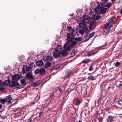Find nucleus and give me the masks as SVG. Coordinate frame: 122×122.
<instances>
[{
	"mask_svg": "<svg viewBox=\"0 0 122 122\" xmlns=\"http://www.w3.org/2000/svg\"><path fill=\"white\" fill-rule=\"evenodd\" d=\"M61 53L60 52L56 51L54 52L53 56L54 57L56 58H57L58 57H59L60 58L61 57Z\"/></svg>",
	"mask_w": 122,
	"mask_h": 122,
	"instance_id": "6e6552de",
	"label": "nucleus"
},
{
	"mask_svg": "<svg viewBox=\"0 0 122 122\" xmlns=\"http://www.w3.org/2000/svg\"><path fill=\"white\" fill-rule=\"evenodd\" d=\"M28 121H29L30 122L31 121V119L30 118L28 119Z\"/></svg>",
	"mask_w": 122,
	"mask_h": 122,
	"instance_id": "6e6d98bb",
	"label": "nucleus"
},
{
	"mask_svg": "<svg viewBox=\"0 0 122 122\" xmlns=\"http://www.w3.org/2000/svg\"><path fill=\"white\" fill-rule=\"evenodd\" d=\"M81 102L82 101H81L79 99H77L76 102V103L75 105L76 106L80 104Z\"/></svg>",
	"mask_w": 122,
	"mask_h": 122,
	"instance_id": "393cba45",
	"label": "nucleus"
},
{
	"mask_svg": "<svg viewBox=\"0 0 122 122\" xmlns=\"http://www.w3.org/2000/svg\"><path fill=\"white\" fill-rule=\"evenodd\" d=\"M121 64V62L118 61L115 62V63L113 64V65L115 66L116 67H117L120 66Z\"/></svg>",
	"mask_w": 122,
	"mask_h": 122,
	"instance_id": "a211bd4d",
	"label": "nucleus"
},
{
	"mask_svg": "<svg viewBox=\"0 0 122 122\" xmlns=\"http://www.w3.org/2000/svg\"><path fill=\"white\" fill-rule=\"evenodd\" d=\"M107 9L106 8H103L100 11V13L102 14H104L107 11Z\"/></svg>",
	"mask_w": 122,
	"mask_h": 122,
	"instance_id": "412c9836",
	"label": "nucleus"
},
{
	"mask_svg": "<svg viewBox=\"0 0 122 122\" xmlns=\"http://www.w3.org/2000/svg\"><path fill=\"white\" fill-rule=\"evenodd\" d=\"M97 53V52H94L92 53L88 54L86 56H92V55H93L96 54Z\"/></svg>",
	"mask_w": 122,
	"mask_h": 122,
	"instance_id": "e433bc0d",
	"label": "nucleus"
},
{
	"mask_svg": "<svg viewBox=\"0 0 122 122\" xmlns=\"http://www.w3.org/2000/svg\"><path fill=\"white\" fill-rule=\"evenodd\" d=\"M60 66L58 65H56L55 66L53 67L51 69V70H53L54 69H56L59 67Z\"/></svg>",
	"mask_w": 122,
	"mask_h": 122,
	"instance_id": "473e14b6",
	"label": "nucleus"
},
{
	"mask_svg": "<svg viewBox=\"0 0 122 122\" xmlns=\"http://www.w3.org/2000/svg\"><path fill=\"white\" fill-rule=\"evenodd\" d=\"M96 23L95 21H93L90 23L89 28L90 29L94 28L96 26Z\"/></svg>",
	"mask_w": 122,
	"mask_h": 122,
	"instance_id": "0eeeda50",
	"label": "nucleus"
},
{
	"mask_svg": "<svg viewBox=\"0 0 122 122\" xmlns=\"http://www.w3.org/2000/svg\"><path fill=\"white\" fill-rule=\"evenodd\" d=\"M60 52L61 53V56L62 55L66 56V55L67 54V53L66 51L64 50L63 51H60Z\"/></svg>",
	"mask_w": 122,
	"mask_h": 122,
	"instance_id": "5701e85b",
	"label": "nucleus"
},
{
	"mask_svg": "<svg viewBox=\"0 0 122 122\" xmlns=\"http://www.w3.org/2000/svg\"><path fill=\"white\" fill-rule=\"evenodd\" d=\"M92 17L94 20H98L100 19V16L99 15H97L96 14H93Z\"/></svg>",
	"mask_w": 122,
	"mask_h": 122,
	"instance_id": "f8f14e48",
	"label": "nucleus"
},
{
	"mask_svg": "<svg viewBox=\"0 0 122 122\" xmlns=\"http://www.w3.org/2000/svg\"><path fill=\"white\" fill-rule=\"evenodd\" d=\"M2 105L1 104H0V109L2 107Z\"/></svg>",
	"mask_w": 122,
	"mask_h": 122,
	"instance_id": "052dcab7",
	"label": "nucleus"
},
{
	"mask_svg": "<svg viewBox=\"0 0 122 122\" xmlns=\"http://www.w3.org/2000/svg\"><path fill=\"white\" fill-rule=\"evenodd\" d=\"M111 0L112 2H114V1H116V0Z\"/></svg>",
	"mask_w": 122,
	"mask_h": 122,
	"instance_id": "680f3d73",
	"label": "nucleus"
},
{
	"mask_svg": "<svg viewBox=\"0 0 122 122\" xmlns=\"http://www.w3.org/2000/svg\"><path fill=\"white\" fill-rule=\"evenodd\" d=\"M100 10H98V11H96V13H97V14H101V13H100Z\"/></svg>",
	"mask_w": 122,
	"mask_h": 122,
	"instance_id": "8fccbe9b",
	"label": "nucleus"
},
{
	"mask_svg": "<svg viewBox=\"0 0 122 122\" xmlns=\"http://www.w3.org/2000/svg\"><path fill=\"white\" fill-rule=\"evenodd\" d=\"M91 38L89 36H87V37H86V39L85 40V42H86L88 41L90 38Z\"/></svg>",
	"mask_w": 122,
	"mask_h": 122,
	"instance_id": "a18cd8bd",
	"label": "nucleus"
},
{
	"mask_svg": "<svg viewBox=\"0 0 122 122\" xmlns=\"http://www.w3.org/2000/svg\"><path fill=\"white\" fill-rule=\"evenodd\" d=\"M9 76H8V85L11 88L18 86H19L18 80L20 78L19 74H16L14 75L9 73Z\"/></svg>",
	"mask_w": 122,
	"mask_h": 122,
	"instance_id": "f257e3e1",
	"label": "nucleus"
},
{
	"mask_svg": "<svg viewBox=\"0 0 122 122\" xmlns=\"http://www.w3.org/2000/svg\"><path fill=\"white\" fill-rule=\"evenodd\" d=\"M68 76H66V77H68L70 75V74H68Z\"/></svg>",
	"mask_w": 122,
	"mask_h": 122,
	"instance_id": "4d7b16f0",
	"label": "nucleus"
},
{
	"mask_svg": "<svg viewBox=\"0 0 122 122\" xmlns=\"http://www.w3.org/2000/svg\"><path fill=\"white\" fill-rule=\"evenodd\" d=\"M58 89L59 91L60 92H62V89L60 87H58Z\"/></svg>",
	"mask_w": 122,
	"mask_h": 122,
	"instance_id": "3c124183",
	"label": "nucleus"
},
{
	"mask_svg": "<svg viewBox=\"0 0 122 122\" xmlns=\"http://www.w3.org/2000/svg\"><path fill=\"white\" fill-rule=\"evenodd\" d=\"M43 59L44 61L46 60V61L50 62L53 61V58L52 56H45L44 57H43Z\"/></svg>",
	"mask_w": 122,
	"mask_h": 122,
	"instance_id": "20e7f679",
	"label": "nucleus"
},
{
	"mask_svg": "<svg viewBox=\"0 0 122 122\" xmlns=\"http://www.w3.org/2000/svg\"><path fill=\"white\" fill-rule=\"evenodd\" d=\"M79 33L82 35L84 34L85 32L84 30L83 29H80L79 30Z\"/></svg>",
	"mask_w": 122,
	"mask_h": 122,
	"instance_id": "c756f323",
	"label": "nucleus"
},
{
	"mask_svg": "<svg viewBox=\"0 0 122 122\" xmlns=\"http://www.w3.org/2000/svg\"><path fill=\"white\" fill-rule=\"evenodd\" d=\"M94 32H92L91 33H90L88 35V36L90 38H91L94 35Z\"/></svg>",
	"mask_w": 122,
	"mask_h": 122,
	"instance_id": "a19ab883",
	"label": "nucleus"
},
{
	"mask_svg": "<svg viewBox=\"0 0 122 122\" xmlns=\"http://www.w3.org/2000/svg\"><path fill=\"white\" fill-rule=\"evenodd\" d=\"M120 13L121 14H122V9L120 11Z\"/></svg>",
	"mask_w": 122,
	"mask_h": 122,
	"instance_id": "13d9d810",
	"label": "nucleus"
},
{
	"mask_svg": "<svg viewBox=\"0 0 122 122\" xmlns=\"http://www.w3.org/2000/svg\"><path fill=\"white\" fill-rule=\"evenodd\" d=\"M43 113V112H40L39 113V117H41L42 115V114Z\"/></svg>",
	"mask_w": 122,
	"mask_h": 122,
	"instance_id": "09e8293b",
	"label": "nucleus"
},
{
	"mask_svg": "<svg viewBox=\"0 0 122 122\" xmlns=\"http://www.w3.org/2000/svg\"><path fill=\"white\" fill-rule=\"evenodd\" d=\"M77 122H82L80 120L78 121Z\"/></svg>",
	"mask_w": 122,
	"mask_h": 122,
	"instance_id": "0e129e2a",
	"label": "nucleus"
},
{
	"mask_svg": "<svg viewBox=\"0 0 122 122\" xmlns=\"http://www.w3.org/2000/svg\"><path fill=\"white\" fill-rule=\"evenodd\" d=\"M93 70V67L92 65H91L89 69V71H92Z\"/></svg>",
	"mask_w": 122,
	"mask_h": 122,
	"instance_id": "58836bf2",
	"label": "nucleus"
},
{
	"mask_svg": "<svg viewBox=\"0 0 122 122\" xmlns=\"http://www.w3.org/2000/svg\"><path fill=\"white\" fill-rule=\"evenodd\" d=\"M25 86V84H22L21 85H20L18 86L19 87H18V89H20L23 88L24 86Z\"/></svg>",
	"mask_w": 122,
	"mask_h": 122,
	"instance_id": "4c0bfd02",
	"label": "nucleus"
},
{
	"mask_svg": "<svg viewBox=\"0 0 122 122\" xmlns=\"http://www.w3.org/2000/svg\"><path fill=\"white\" fill-rule=\"evenodd\" d=\"M21 84H25V85L26 84V83L24 79H22L21 80Z\"/></svg>",
	"mask_w": 122,
	"mask_h": 122,
	"instance_id": "f704fd0d",
	"label": "nucleus"
},
{
	"mask_svg": "<svg viewBox=\"0 0 122 122\" xmlns=\"http://www.w3.org/2000/svg\"><path fill=\"white\" fill-rule=\"evenodd\" d=\"M2 83V81L0 80V85Z\"/></svg>",
	"mask_w": 122,
	"mask_h": 122,
	"instance_id": "e2e57ef3",
	"label": "nucleus"
},
{
	"mask_svg": "<svg viewBox=\"0 0 122 122\" xmlns=\"http://www.w3.org/2000/svg\"><path fill=\"white\" fill-rule=\"evenodd\" d=\"M44 63L42 60H40L36 62V65L37 66H41L44 65Z\"/></svg>",
	"mask_w": 122,
	"mask_h": 122,
	"instance_id": "1a4fd4ad",
	"label": "nucleus"
},
{
	"mask_svg": "<svg viewBox=\"0 0 122 122\" xmlns=\"http://www.w3.org/2000/svg\"><path fill=\"white\" fill-rule=\"evenodd\" d=\"M113 117L112 116L109 115L108 116L106 119V121L107 122H113Z\"/></svg>",
	"mask_w": 122,
	"mask_h": 122,
	"instance_id": "9b49d317",
	"label": "nucleus"
},
{
	"mask_svg": "<svg viewBox=\"0 0 122 122\" xmlns=\"http://www.w3.org/2000/svg\"><path fill=\"white\" fill-rule=\"evenodd\" d=\"M99 8L97 6V7L95 8V11H98V10H99Z\"/></svg>",
	"mask_w": 122,
	"mask_h": 122,
	"instance_id": "de8ad7c7",
	"label": "nucleus"
},
{
	"mask_svg": "<svg viewBox=\"0 0 122 122\" xmlns=\"http://www.w3.org/2000/svg\"><path fill=\"white\" fill-rule=\"evenodd\" d=\"M34 64L33 62H32L29 65V67L30 69H31L33 67V66L34 65Z\"/></svg>",
	"mask_w": 122,
	"mask_h": 122,
	"instance_id": "c9c22d12",
	"label": "nucleus"
},
{
	"mask_svg": "<svg viewBox=\"0 0 122 122\" xmlns=\"http://www.w3.org/2000/svg\"><path fill=\"white\" fill-rule=\"evenodd\" d=\"M67 28L71 34V35L72 37H74L76 35L75 30L74 29H72L70 26H68Z\"/></svg>",
	"mask_w": 122,
	"mask_h": 122,
	"instance_id": "7ed1b4c3",
	"label": "nucleus"
},
{
	"mask_svg": "<svg viewBox=\"0 0 122 122\" xmlns=\"http://www.w3.org/2000/svg\"><path fill=\"white\" fill-rule=\"evenodd\" d=\"M99 122H102L100 119H99Z\"/></svg>",
	"mask_w": 122,
	"mask_h": 122,
	"instance_id": "bf43d9fd",
	"label": "nucleus"
},
{
	"mask_svg": "<svg viewBox=\"0 0 122 122\" xmlns=\"http://www.w3.org/2000/svg\"><path fill=\"white\" fill-rule=\"evenodd\" d=\"M85 32H86V33H89V31L88 29V28H86L85 30H84Z\"/></svg>",
	"mask_w": 122,
	"mask_h": 122,
	"instance_id": "79ce46f5",
	"label": "nucleus"
},
{
	"mask_svg": "<svg viewBox=\"0 0 122 122\" xmlns=\"http://www.w3.org/2000/svg\"><path fill=\"white\" fill-rule=\"evenodd\" d=\"M34 72L35 74H40L41 76H44L46 74V71L45 68H41L40 69H36L35 71Z\"/></svg>",
	"mask_w": 122,
	"mask_h": 122,
	"instance_id": "f03ea898",
	"label": "nucleus"
},
{
	"mask_svg": "<svg viewBox=\"0 0 122 122\" xmlns=\"http://www.w3.org/2000/svg\"><path fill=\"white\" fill-rule=\"evenodd\" d=\"M104 32H105L104 34L106 35H107L109 33L110 31V29H107L105 28V29L103 30Z\"/></svg>",
	"mask_w": 122,
	"mask_h": 122,
	"instance_id": "4be33fe9",
	"label": "nucleus"
},
{
	"mask_svg": "<svg viewBox=\"0 0 122 122\" xmlns=\"http://www.w3.org/2000/svg\"><path fill=\"white\" fill-rule=\"evenodd\" d=\"M87 79L88 80H94V77L93 76L91 75L88 76Z\"/></svg>",
	"mask_w": 122,
	"mask_h": 122,
	"instance_id": "7c9ffc66",
	"label": "nucleus"
},
{
	"mask_svg": "<svg viewBox=\"0 0 122 122\" xmlns=\"http://www.w3.org/2000/svg\"><path fill=\"white\" fill-rule=\"evenodd\" d=\"M12 100V98L11 97V95L8 96V104L11 102V100Z\"/></svg>",
	"mask_w": 122,
	"mask_h": 122,
	"instance_id": "bb28decb",
	"label": "nucleus"
},
{
	"mask_svg": "<svg viewBox=\"0 0 122 122\" xmlns=\"http://www.w3.org/2000/svg\"><path fill=\"white\" fill-rule=\"evenodd\" d=\"M91 61V60L90 59H86L82 62V63H86L90 62Z\"/></svg>",
	"mask_w": 122,
	"mask_h": 122,
	"instance_id": "aec40b11",
	"label": "nucleus"
},
{
	"mask_svg": "<svg viewBox=\"0 0 122 122\" xmlns=\"http://www.w3.org/2000/svg\"><path fill=\"white\" fill-rule=\"evenodd\" d=\"M79 25L80 27L82 29L85 28L86 27V25L84 22L81 21V22Z\"/></svg>",
	"mask_w": 122,
	"mask_h": 122,
	"instance_id": "ddd939ff",
	"label": "nucleus"
},
{
	"mask_svg": "<svg viewBox=\"0 0 122 122\" xmlns=\"http://www.w3.org/2000/svg\"><path fill=\"white\" fill-rule=\"evenodd\" d=\"M89 22V21H88V22H87V23H88Z\"/></svg>",
	"mask_w": 122,
	"mask_h": 122,
	"instance_id": "69168bd1",
	"label": "nucleus"
},
{
	"mask_svg": "<svg viewBox=\"0 0 122 122\" xmlns=\"http://www.w3.org/2000/svg\"><path fill=\"white\" fill-rule=\"evenodd\" d=\"M7 100L4 99H0V102L2 103L3 104L5 103L6 102H7Z\"/></svg>",
	"mask_w": 122,
	"mask_h": 122,
	"instance_id": "c85d7f7f",
	"label": "nucleus"
},
{
	"mask_svg": "<svg viewBox=\"0 0 122 122\" xmlns=\"http://www.w3.org/2000/svg\"><path fill=\"white\" fill-rule=\"evenodd\" d=\"M52 65V64L50 62L46 61L45 64L44 66L46 68H47L50 67Z\"/></svg>",
	"mask_w": 122,
	"mask_h": 122,
	"instance_id": "2eb2a0df",
	"label": "nucleus"
},
{
	"mask_svg": "<svg viewBox=\"0 0 122 122\" xmlns=\"http://www.w3.org/2000/svg\"><path fill=\"white\" fill-rule=\"evenodd\" d=\"M4 89V88L2 87L1 86L0 87V91L3 90Z\"/></svg>",
	"mask_w": 122,
	"mask_h": 122,
	"instance_id": "603ef678",
	"label": "nucleus"
},
{
	"mask_svg": "<svg viewBox=\"0 0 122 122\" xmlns=\"http://www.w3.org/2000/svg\"><path fill=\"white\" fill-rule=\"evenodd\" d=\"M30 69L27 65L24 66L22 69V71L23 72L26 73V72L29 71Z\"/></svg>",
	"mask_w": 122,
	"mask_h": 122,
	"instance_id": "9d476101",
	"label": "nucleus"
},
{
	"mask_svg": "<svg viewBox=\"0 0 122 122\" xmlns=\"http://www.w3.org/2000/svg\"><path fill=\"white\" fill-rule=\"evenodd\" d=\"M82 39V37H77L75 38L74 39V41H80Z\"/></svg>",
	"mask_w": 122,
	"mask_h": 122,
	"instance_id": "b1692460",
	"label": "nucleus"
},
{
	"mask_svg": "<svg viewBox=\"0 0 122 122\" xmlns=\"http://www.w3.org/2000/svg\"><path fill=\"white\" fill-rule=\"evenodd\" d=\"M111 6V4L110 3H107L106 5L105 6V7H107L108 8H110Z\"/></svg>",
	"mask_w": 122,
	"mask_h": 122,
	"instance_id": "2f4dec72",
	"label": "nucleus"
},
{
	"mask_svg": "<svg viewBox=\"0 0 122 122\" xmlns=\"http://www.w3.org/2000/svg\"><path fill=\"white\" fill-rule=\"evenodd\" d=\"M99 117H100V118L99 119H101V120L102 121V117L101 116H100Z\"/></svg>",
	"mask_w": 122,
	"mask_h": 122,
	"instance_id": "5fc2aeb1",
	"label": "nucleus"
},
{
	"mask_svg": "<svg viewBox=\"0 0 122 122\" xmlns=\"http://www.w3.org/2000/svg\"><path fill=\"white\" fill-rule=\"evenodd\" d=\"M68 36H67V40L68 42H71L72 40H73V38L72 39L71 37L70 36V34L69 33H67Z\"/></svg>",
	"mask_w": 122,
	"mask_h": 122,
	"instance_id": "f3484780",
	"label": "nucleus"
},
{
	"mask_svg": "<svg viewBox=\"0 0 122 122\" xmlns=\"http://www.w3.org/2000/svg\"><path fill=\"white\" fill-rule=\"evenodd\" d=\"M113 19H112L110 20H109L108 22L107 23H108V24H111V23Z\"/></svg>",
	"mask_w": 122,
	"mask_h": 122,
	"instance_id": "49530a36",
	"label": "nucleus"
},
{
	"mask_svg": "<svg viewBox=\"0 0 122 122\" xmlns=\"http://www.w3.org/2000/svg\"><path fill=\"white\" fill-rule=\"evenodd\" d=\"M62 49V46L60 45H57L56 47L55 48L56 51L60 52Z\"/></svg>",
	"mask_w": 122,
	"mask_h": 122,
	"instance_id": "4468645a",
	"label": "nucleus"
},
{
	"mask_svg": "<svg viewBox=\"0 0 122 122\" xmlns=\"http://www.w3.org/2000/svg\"><path fill=\"white\" fill-rule=\"evenodd\" d=\"M114 19V18H113V19Z\"/></svg>",
	"mask_w": 122,
	"mask_h": 122,
	"instance_id": "338daca9",
	"label": "nucleus"
},
{
	"mask_svg": "<svg viewBox=\"0 0 122 122\" xmlns=\"http://www.w3.org/2000/svg\"><path fill=\"white\" fill-rule=\"evenodd\" d=\"M112 26V24H109L108 23H107V25L106 28L107 29H110L111 28Z\"/></svg>",
	"mask_w": 122,
	"mask_h": 122,
	"instance_id": "a878e982",
	"label": "nucleus"
},
{
	"mask_svg": "<svg viewBox=\"0 0 122 122\" xmlns=\"http://www.w3.org/2000/svg\"><path fill=\"white\" fill-rule=\"evenodd\" d=\"M77 53V52L75 51V50H72L71 54V56H74L75 55H76Z\"/></svg>",
	"mask_w": 122,
	"mask_h": 122,
	"instance_id": "cd10ccee",
	"label": "nucleus"
},
{
	"mask_svg": "<svg viewBox=\"0 0 122 122\" xmlns=\"http://www.w3.org/2000/svg\"><path fill=\"white\" fill-rule=\"evenodd\" d=\"M103 2V3H105L107 2V0H101Z\"/></svg>",
	"mask_w": 122,
	"mask_h": 122,
	"instance_id": "864d4df0",
	"label": "nucleus"
},
{
	"mask_svg": "<svg viewBox=\"0 0 122 122\" xmlns=\"http://www.w3.org/2000/svg\"><path fill=\"white\" fill-rule=\"evenodd\" d=\"M37 86L35 82H33L31 84V86L32 87H36Z\"/></svg>",
	"mask_w": 122,
	"mask_h": 122,
	"instance_id": "ea45409f",
	"label": "nucleus"
},
{
	"mask_svg": "<svg viewBox=\"0 0 122 122\" xmlns=\"http://www.w3.org/2000/svg\"><path fill=\"white\" fill-rule=\"evenodd\" d=\"M26 76L27 78L30 80H32L33 79V77L31 71H30L27 73L26 74Z\"/></svg>",
	"mask_w": 122,
	"mask_h": 122,
	"instance_id": "423d86ee",
	"label": "nucleus"
},
{
	"mask_svg": "<svg viewBox=\"0 0 122 122\" xmlns=\"http://www.w3.org/2000/svg\"><path fill=\"white\" fill-rule=\"evenodd\" d=\"M35 82L37 86L40 85L41 83V82L40 81H38Z\"/></svg>",
	"mask_w": 122,
	"mask_h": 122,
	"instance_id": "37998d69",
	"label": "nucleus"
},
{
	"mask_svg": "<svg viewBox=\"0 0 122 122\" xmlns=\"http://www.w3.org/2000/svg\"><path fill=\"white\" fill-rule=\"evenodd\" d=\"M64 48L65 50H66L68 51H70L71 49V48L70 47V44L68 42L64 44Z\"/></svg>",
	"mask_w": 122,
	"mask_h": 122,
	"instance_id": "39448f33",
	"label": "nucleus"
},
{
	"mask_svg": "<svg viewBox=\"0 0 122 122\" xmlns=\"http://www.w3.org/2000/svg\"><path fill=\"white\" fill-rule=\"evenodd\" d=\"M77 43V42L76 41H72L70 44V46L71 48L74 47L76 44Z\"/></svg>",
	"mask_w": 122,
	"mask_h": 122,
	"instance_id": "dca6fc26",
	"label": "nucleus"
},
{
	"mask_svg": "<svg viewBox=\"0 0 122 122\" xmlns=\"http://www.w3.org/2000/svg\"><path fill=\"white\" fill-rule=\"evenodd\" d=\"M2 85L3 86L8 85V80H6L2 83Z\"/></svg>",
	"mask_w": 122,
	"mask_h": 122,
	"instance_id": "72a5a7b5",
	"label": "nucleus"
},
{
	"mask_svg": "<svg viewBox=\"0 0 122 122\" xmlns=\"http://www.w3.org/2000/svg\"><path fill=\"white\" fill-rule=\"evenodd\" d=\"M104 4L103 3H101L99 4H98L97 6L100 10L104 7Z\"/></svg>",
	"mask_w": 122,
	"mask_h": 122,
	"instance_id": "6ab92c4d",
	"label": "nucleus"
},
{
	"mask_svg": "<svg viewBox=\"0 0 122 122\" xmlns=\"http://www.w3.org/2000/svg\"><path fill=\"white\" fill-rule=\"evenodd\" d=\"M116 87L117 88H119L121 87H122V84L121 83H120L118 85H117L116 84Z\"/></svg>",
	"mask_w": 122,
	"mask_h": 122,
	"instance_id": "c03bdc74",
	"label": "nucleus"
}]
</instances>
